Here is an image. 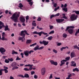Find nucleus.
<instances>
[{
	"instance_id": "obj_1",
	"label": "nucleus",
	"mask_w": 79,
	"mask_h": 79,
	"mask_svg": "<svg viewBox=\"0 0 79 79\" xmlns=\"http://www.w3.org/2000/svg\"><path fill=\"white\" fill-rule=\"evenodd\" d=\"M19 16V15L18 14L17 12H15L11 17V19H12L13 21H14L15 23H16L18 22V19Z\"/></svg>"
},
{
	"instance_id": "obj_2",
	"label": "nucleus",
	"mask_w": 79,
	"mask_h": 79,
	"mask_svg": "<svg viewBox=\"0 0 79 79\" xmlns=\"http://www.w3.org/2000/svg\"><path fill=\"white\" fill-rule=\"evenodd\" d=\"M24 32H25L26 34H24ZM26 35H29V34L27 33V31L26 30H24V31H21L20 35H21V36H23V38L24 40H25V35H26Z\"/></svg>"
},
{
	"instance_id": "obj_3",
	"label": "nucleus",
	"mask_w": 79,
	"mask_h": 79,
	"mask_svg": "<svg viewBox=\"0 0 79 79\" xmlns=\"http://www.w3.org/2000/svg\"><path fill=\"white\" fill-rule=\"evenodd\" d=\"M77 18V15H75V14L72 15L70 17L71 21H74V20H76Z\"/></svg>"
},
{
	"instance_id": "obj_4",
	"label": "nucleus",
	"mask_w": 79,
	"mask_h": 79,
	"mask_svg": "<svg viewBox=\"0 0 79 79\" xmlns=\"http://www.w3.org/2000/svg\"><path fill=\"white\" fill-rule=\"evenodd\" d=\"M40 44H44V45L46 46L48 44V41L47 42V41L45 40H43L42 41H40Z\"/></svg>"
},
{
	"instance_id": "obj_5",
	"label": "nucleus",
	"mask_w": 79,
	"mask_h": 79,
	"mask_svg": "<svg viewBox=\"0 0 79 79\" xmlns=\"http://www.w3.org/2000/svg\"><path fill=\"white\" fill-rule=\"evenodd\" d=\"M0 52L2 55H5V52H6V50L3 48H0Z\"/></svg>"
},
{
	"instance_id": "obj_6",
	"label": "nucleus",
	"mask_w": 79,
	"mask_h": 79,
	"mask_svg": "<svg viewBox=\"0 0 79 79\" xmlns=\"http://www.w3.org/2000/svg\"><path fill=\"white\" fill-rule=\"evenodd\" d=\"M46 72V69L45 68H42L41 69V74L42 76L45 75Z\"/></svg>"
},
{
	"instance_id": "obj_7",
	"label": "nucleus",
	"mask_w": 79,
	"mask_h": 79,
	"mask_svg": "<svg viewBox=\"0 0 79 79\" xmlns=\"http://www.w3.org/2000/svg\"><path fill=\"white\" fill-rule=\"evenodd\" d=\"M50 63H51V64H53L55 66H57V65H58V63L57 62L54 61L53 60H50Z\"/></svg>"
},
{
	"instance_id": "obj_8",
	"label": "nucleus",
	"mask_w": 79,
	"mask_h": 79,
	"mask_svg": "<svg viewBox=\"0 0 79 79\" xmlns=\"http://www.w3.org/2000/svg\"><path fill=\"white\" fill-rule=\"evenodd\" d=\"M56 22H57L58 23H62L64 21V19H56Z\"/></svg>"
},
{
	"instance_id": "obj_9",
	"label": "nucleus",
	"mask_w": 79,
	"mask_h": 79,
	"mask_svg": "<svg viewBox=\"0 0 79 79\" xmlns=\"http://www.w3.org/2000/svg\"><path fill=\"white\" fill-rule=\"evenodd\" d=\"M76 56V54L74 52H73L70 53V56L71 58H73Z\"/></svg>"
},
{
	"instance_id": "obj_10",
	"label": "nucleus",
	"mask_w": 79,
	"mask_h": 79,
	"mask_svg": "<svg viewBox=\"0 0 79 79\" xmlns=\"http://www.w3.org/2000/svg\"><path fill=\"white\" fill-rule=\"evenodd\" d=\"M66 61H67L65 60H62L60 62L61 64L60 65V66H63V64H64L65 63V62H66Z\"/></svg>"
},
{
	"instance_id": "obj_11",
	"label": "nucleus",
	"mask_w": 79,
	"mask_h": 79,
	"mask_svg": "<svg viewBox=\"0 0 79 79\" xmlns=\"http://www.w3.org/2000/svg\"><path fill=\"white\" fill-rule=\"evenodd\" d=\"M20 20L22 23H24L26 20L25 19L24 17H21L20 18Z\"/></svg>"
},
{
	"instance_id": "obj_12",
	"label": "nucleus",
	"mask_w": 79,
	"mask_h": 79,
	"mask_svg": "<svg viewBox=\"0 0 79 79\" xmlns=\"http://www.w3.org/2000/svg\"><path fill=\"white\" fill-rule=\"evenodd\" d=\"M75 63V62L74 61H72L71 62V66L76 67V63Z\"/></svg>"
},
{
	"instance_id": "obj_13",
	"label": "nucleus",
	"mask_w": 79,
	"mask_h": 79,
	"mask_svg": "<svg viewBox=\"0 0 79 79\" xmlns=\"http://www.w3.org/2000/svg\"><path fill=\"white\" fill-rule=\"evenodd\" d=\"M24 55L25 56H28L29 55V51H26L23 52Z\"/></svg>"
},
{
	"instance_id": "obj_14",
	"label": "nucleus",
	"mask_w": 79,
	"mask_h": 79,
	"mask_svg": "<svg viewBox=\"0 0 79 79\" xmlns=\"http://www.w3.org/2000/svg\"><path fill=\"white\" fill-rule=\"evenodd\" d=\"M4 30L5 31H10V29L8 28V25L6 26L4 29Z\"/></svg>"
},
{
	"instance_id": "obj_15",
	"label": "nucleus",
	"mask_w": 79,
	"mask_h": 79,
	"mask_svg": "<svg viewBox=\"0 0 79 79\" xmlns=\"http://www.w3.org/2000/svg\"><path fill=\"white\" fill-rule=\"evenodd\" d=\"M70 28H74V27L73 26H68L67 27L66 31H68L69 29H70Z\"/></svg>"
},
{
	"instance_id": "obj_16",
	"label": "nucleus",
	"mask_w": 79,
	"mask_h": 79,
	"mask_svg": "<svg viewBox=\"0 0 79 79\" xmlns=\"http://www.w3.org/2000/svg\"><path fill=\"white\" fill-rule=\"evenodd\" d=\"M19 40H22V42H24V38H23V36L22 37H20L18 39Z\"/></svg>"
},
{
	"instance_id": "obj_17",
	"label": "nucleus",
	"mask_w": 79,
	"mask_h": 79,
	"mask_svg": "<svg viewBox=\"0 0 79 79\" xmlns=\"http://www.w3.org/2000/svg\"><path fill=\"white\" fill-rule=\"evenodd\" d=\"M39 46L37 45L36 47L34 48V50L35 51L37 50H39Z\"/></svg>"
},
{
	"instance_id": "obj_18",
	"label": "nucleus",
	"mask_w": 79,
	"mask_h": 79,
	"mask_svg": "<svg viewBox=\"0 0 79 79\" xmlns=\"http://www.w3.org/2000/svg\"><path fill=\"white\" fill-rule=\"evenodd\" d=\"M1 40H6V41L8 40V39L5 37V36H3L2 37Z\"/></svg>"
},
{
	"instance_id": "obj_19",
	"label": "nucleus",
	"mask_w": 79,
	"mask_h": 79,
	"mask_svg": "<svg viewBox=\"0 0 79 79\" xmlns=\"http://www.w3.org/2000/svg\"><path fill=\"white\" fill-rule=\"evenodd\" d=\"M69 31V34H73V29H69L68 30Z\"/></svg>"
},
{
	"instance_id": "obj_20",
	"label": "nucleus",
	"mask_w": 79,
	"mask_h": 79,
	"mask_svg": "<svg viewBox=\"0 0 79 79\" xmlns=\"http://www.w3.org/2000/svg\"><path fill=\"white\" fill-rule=\"evenodd\" d=\"M77 71V72H79V70L78 68H75L74 69H73V72H74L75 71Z\"/></svg>"
},
{
	"instance_id": "obj_21",
	"label": "nucleus",
	"mask_w": 79,
	"mask_h": 79,
	"mask_svg": "<svg viewBox=\"0 0 79 79\" xmlns=\"http://www.w3.org/2000/svg\"><path fill=\"white\" fill-rule=\"evenodd\" d=\"M31 42H32V40H27L26 42V44H31Z\"/></svg>"
},
{
	"instance_id": "obj_22",
	"label": "nucleus",
	"mask_w": 79,
	"mask_h": 79,
	"mask_svg": "<svg viewBox=\"0 0 79 79\" xmlns=\"http://www.w3.org/2000/svg\"><path fill=\"white\" fill-rule=\"evenodd\" d=\"M24 77H26V78H29V74L27 73H25L24 76Z\"/></svg>"
},
{
	"instance_id": "obj_23",
	"label": "nucleus",
	"mask_w": 79,
	"mask_h": 79,
	"mask_svg": "<svg viewBox=\"0 0 79 79\" xmlns=\"http://www.w3.org/2000/svg\"><path fill=\"white\" fill-rule=\"evenodd\" d=\"M12 55H14V54H16L17 55H18V52H16V51L13 50L12 51Z\"/></svg>"
},
{
	"instance_id": "obj_24",
	"label": "nucleus",
	"mask_w": 79,
	"mask_h": 79,
	"mask_svg": "<svg viewBox=\"0 0 79 79\" xmlns=\"http://www.w3.org/2000/svg\"><path fill=\"white\" fill-rule=\"evenodd\" d=\"M33 66V65L32 64H26L24 65L25 67H31V66Z\"/></svg>"
},
{
	"instance_id": "obj_25",
	"label": "nucleus",
	"mask_w": 79,
	"mask_h": 79,
	"mask_svg": "<svg viewBox=\"0 0 79 79\" xmlns=\"http://www.w3.org/2000/svg\"><path fill=\"white\" fill-rule=\"evenodd\" d=\"M0 26H2V27H5V26H4V24L2 22V21H0Z\"/></svg>"
},
{
	"instance_id": "obj_26",
	"label": "nucleus",
	"mask_w": 79,
	"mask_h": 79,
	"mask_svg": "<svg viewBox=\"0 0 79 79\" xmlns=\"http://www.w3.org/2000/svg\"><path fill=\"white\" fill-rule=\"evenodd\" d=\"M73 13H75L77 15H79V11L73 10Z\"/></svg>"
},
{
	"instance_id": "obj_27",
	"label": "nucleus",
	"mask_w": 79,
	"mask_h": 79,
	"mask_svg": "<svg viewBox=\"0 0 79 79\" xmlns=\"http://www.w3.org/2000/svg\"><path fill=\"white\" fill-rule=\"evenodd\" d=\"M52 4H53V6L55 7V8H56V6H57V3H54V2H52Z\"/></svg>"
},
{
	"instance_id": "obj_28",
	"label": "nucleus",
	"mask_w": 79,
	"mask_h": 79,
	"mask_svg": "<svg viewBox=\"0 0 79 79\" xmlns=\"http://www.w3.org/2000/svg\"><path fill=\"white\" fill-rule=\"evenodd\" d=\"M71 76H72V74H70L68 76V77L66 78V79H72V78H70Z\"/></svg>"
},
{
	"instance_id": "obj_29",
	"label": "nucleus",
	"mask_w": 79,
	"mask_h": 79,
	"mask_svg": "<svg viewBox=\"0 0 79 79\" xmlns=\"http://www.w3.org/2000/svg\"><path fill=\"white\" fill-rule=\"evenodd\" d=\"M62 10L63 11H64L65 12H67L68 11V8H63Z\"/></svg>"
},
{
	"instance_id": "obj_30",
	"label": "nucleus",
	"mask_w": 79,
	"mask_h": 79,
	"mask_svg": "<svg viewBox=\"0 0 79 79\" xmlns=\"http://www.w3.org/2000/svg\"><path fill=\"white\" fill-rule=\"evenodd\" d=\"M19 8H20V9L21 10L22 9V7H23V4L21 3H20L19 4Z\"/></svg>"
},
{
	"instance_id": "obj_31",
	"label": "nucleus",
	"mask_w": 79,
	"mask_h": 79,
	"mask_svg": "<svg viewBox=\"0 0 79 79\" xmlns=\"http://www.w3.org/2000/svg\"><path fill=\"white\" fill-rule=\"evenodd\" d=\"M52 39H53V37L52 36H50L47 38V39H48L49 40H52Z\"/></svg>"
},
{
	"instance_id": "obj_32",
	"label": "nucleus",
	"mask_w": 79,
	"mask_h": 79,
	"mask_svg": "<svg viewBox=\"0 0 79 79\" xmlns=\"http://www.w3.org/2000/svg\"><path fill=\"white\" fill-rule=\"evenodd\" d=\"M63 37L64 38H66L67 37V34L65 33H64L63 35Z\"/></svg>"
},
{
	"instance_id": "obj_33",
	"label": "nucleus",
	"mask_w": 79,
	"mask_h": 79,
	"mask_svg": "<svg viewBox=\"0 0 79 79\" xmlns=\"http://www.w3.org/2000/svg\"><path fill=\"white\" fill-rule=\"evenodd\" d=\"M62 16H63V18H64V19H68V18H67V17H66L65 16V14H62Z\"/></svg>"
},
{
	"instance_id": "obj_34",
	"label": "nucleus",
	"mask_w": 79,
	"mask_h": 79,
	"mask_svg": "<svg viewBox=\"0 0 79 79\" xmlns=\"http://www.w3.org/2000/svg\"><path fill=\"white\" fill-rule=\"evenodd\" d=\"M74 48H76V49H77L78 50H79V47H78L77 45H76L74 46Z\"/></svg>"
},
{
	"instance_id": "obj_35",
	"label": "nucleus",
	"mask_w": 79,
	"mask_h": 79,
	"mask_svg": "<svg viewBox=\"0 0 79 79\" xmlns=\"http://www.w3.org/2000/svg\"><path fill=\"white\" fill-rule=\"evenodd\" d=\"M78 33H79V29H78L77 31H76L75 34V36H76L77 35V34Z\"/></svg>"
},
{
	"instance_id": "obj_36",
	"label": "nucleus",
	"mask_w": 79,
	"mask_h": 79,
	"mask_svg": "<svg viewBox=\"0 0 79 79\" xmlns=\"http://www.w3.org/2000/svg\"><path fill=\"white\" fill-rule=\"evenodd\" d=\"M2 71H3V69H1L0 70V76L2 75Z\"/></svg>"
},
{
	"instance_id": "obj_37",
	"label": "nucleus",
	"mask_w": 79,
	"mask_h": 79,
	"mask_svg": "<svg viewBox=\"0 0 79 79\" xmlns=\"http://www.w3.org/2000/svg\"><path fill=\"white\" fill-rule=\"evenodd\" d=\"M42 31H41L40 32L38 33V35H39V36H41L42 35Z\"/></svg>"
},
{
	"instance_id": "obj_38",
	"label": "nucleus",
	"mask_w": 79,
	"mask_h": 79,
	"mask_svg": "<svg viewBox=\"0 0 79 79\" xmlns=\"http://www.w3.org/2000/svg\"><path fill=\"white\" fill-rule=\"evenodd\" d=\"M52 52L54 53H58V52L55 49H54L53 50Z\"/></svg>"
},
{
	"instance_id": "obj_39",
	"label": "nucleus",
	"mask_w": 79,
	"mask_h": 79,
	"mask_svg": "<svg viewBox=\"0 0 79 79\" xmlns=\"http://www.w3.org/2000/svg\"><path fill=\"white\" fill-rule=\"evenodd\" d=\"M54 32H55V31L54 30H52L48 34H54Z\"/></svg>"
},
{
	"instance_id": "obj_40",
	"label": "nucleus",
	"mask_w": 79,
	"mask_h": 79,
	"mask_svg": "<svg viewBox=\"0 0 79 79\" xmlns=\"http://www.w3.org/2000/svg\"><path fill=\"white\" fill-rule=\"evenodd\" d=\"M37 45V43H35L34 44H32L30 45V47H32L33 46H35V45Z\"/></svg>"
},
{
	"instance_id": "obj_41",
	"label": "nucleus",
	"mask_w": 79,
	"mask_h": 79,
	"mask_svg": "<svg viewBox=\"0 0 79 79\" xmlns=\"http://www.w3.org/2000/svg\"><path fill=\"white\" fill-rule=\"evenodd\" d=\"M56 44L57 46H60V45H61V43H58L57 42L56 43Z\"/></svg>"
},
{
	"instance_id": "obj_42",
	"label": "nucleus",
	"mask_w": 79,
	"mask_h": 79,
	"mask_svg": "<svg viewBox=\"0 0 79 79\" xmlns=\"http://www.w3.org/2000/svg\"><path fill=\"white\" fill-rule=\"evenodd\" d=\"M5 62L6 63H9L10 62V61H9V60H7V59H5Z\"/></svg>"
},
{
	"instance_id": "obj_43",
	"label": "nucleus",
	"mask_w": 79,
	"mask_h": 79,
	"mask_svg": "<svg viewBox=\"0 0 79 79\" xmlns=\"http://www.w3.org/2000/svg\"><path fill=\"white\" fill-rule=\"evenodd\" d=\"M16 64H17V63L16 62H14L13 64V65H12V66H16Z\"/></svg>"
},
{
	"instance_id": "obj_44",
	"label": "nucleus",
	"mask_w": 79,
	"mask_h": 79,
	"mask_svg": "<svg viewBox=\"0 0 79 79\" xmlns=\"http://www.w3.org/2000/svg\"><path fill=\"white\" fill-rule=\"evenodd\" d=\"M18 76H19V77H22L23 78H24V77L23 75H19Z\"/></svg>"
},
{
	"instance_id": "obj_45",
	"label": "nucleus",
	"mask_w": 79,
	"mask_h": 79,
	"mask_svg": "<svg viewBox=\"0 0 79 79\" xmlns=\"http://www.w3.org/2000/svg\"><path fill=\"white\" fill-rule=\"evenodd\" d=\"M60 9V6H58L57 8H55L54 9V11H57L58 9Z\"/></svg>"
},
{
	"instance_id": "obj_46",
	"label": "nucleus",
	"mask_w": 79,
	"mask_h": 79,
	"mask_svg": "<svg viewBox=\"0 0 79 79\" xmlns=\"http://www.w3.org/2000/svg\"><path fill=\"white\" fill-rule=\"evenodd\" d=\"M66 47H62L60 48V50L61 51H63V49H66Z\"/></svg>"
},
{
	"instance_id": "obj_47",
	"label": "nucleus",
	"mask_w": 79,
	"mask_h": 79,
	"mask_svg": "<svg viewBox=\"0 0 79 79\" xmlns=\"http://www.w3.org/2000/svg\"><path fill=\"white\" fill-rule=\"evenodd\" d=\"M8 60L10 61H13V59L11 58H8Z\"/></svg>"
},
{
	"instance_id": "obj_48",
	"label": "nucleus",
	"mask_w": 79,
	"mask_h": 79,
	"mask_svg": "<svg viewBox=\"0 0 79 79\" xmlns=\"http://www.w3.org/2000/svg\"><path fill=\"white\" fill-rule=\"evenodd\" d=\"M5 71V73H8V71L6 69H3V71Z\"/></svg>"
},
{
	"instance_id": "obj_49",
	"label": "nucleus",
	"mask_w": 79,
	"mask_h": 79,
	"mask_svg": "<svg viewBox=\"0 0 79 79\" xmlns=\"http://www.w3.org/2000/svg\"><path fill=\"white\" fill-rule=\"evenodd\" d=\"M23 69L24 71H29V69H27V68H24Z\"/></svg>"
},
{
	"instance_id": "obj_50",
	"label": "nucleus",
	"mask_w": 79,
	"mask_h": 79,
	"mask_svg": "<svg viewBox=\"0 0 79 79\" xmlns=\"http://www.w3.org/2000/svg\"><path fill=\"white\" fill-rule=\"evenodd\" d=\"M5 32H3L2 34V37H5Z\"/></svg>"
},
{
	"instance_id": "obj_51",
	"label": "nucleus",
	"mask_w": 79,
	"mask_h": 79,
	"mask_svg": "<svg viewBox=\"0 0 79 79\" xmlns=\"http://www.w3.org/2000/svg\"><path fill=\"white\" fill-rule=\"evenodd\" d=\"M41 18H40V17H39L38 19H37V21H41Z\"/></svg>"
},
{
	"instance_id": "obj_52",
	"label": "nucleus",
	"mask_w": 79,
	"mask_h": 79,
	"mask_svg": "<svg viewBox=\"0 0 79 79\" xmlns=\"http://www.w3.org/2000/svg\"><path fill=\"white\" fill-rule=\"evenodd\" d=\"M70 59V57H68L65 58V60H66V61H67V60H69Z\"/></svg>"
},
{
	"instance_id": "obj_53",
	"label": "nucleus",
	"mask_w": 79,
	"mask_h": 79,
	"mask_svg": "<svg viewBox=\"0 0 79 79\" xmlns=\"http://www.w3.org/2000/svg\"><path fill=\"white\" fill-rule=\"evenodd\" d=\"M49 27H50V29H52L53 28V26H51V25H49Z\"/></svg>"
},
{
	"instance_id": "obj_54",
	"label": "nucleus",
	"mask_w": 79,
	"mask_h": 79,
	"mask_svg": "<svg viewBox=\"0 0 79 79\" xmlns=\"http://www.w3.org/2000/svg\"><path fill=\"white\" fill-rule=\"evenodd\" d=\"M16 60H21V58H19V57L18 56H17V58L16 59Z\"/></svg>"
},
{
	"instance_id": "obj_55",
	"label": "nucleus",
	"mask_w": 79,
	"mask_h": 79,
	"mask_svg": "<svg viewBox=\"0 0 79 79\" xmlns=\"http://www.w3.org/2000/svg\"><path fill=\"white\" fill-rule=\"evenodd\" d=\"M32 25L33 26H37V24L35 23H32Z\"/></svg>"
},
{
	"instance_id": "obj_56",
	"label": "nucleus",
	"mask_w": 79,
	"mask_h": 79,
	"mask_svg": "<svg viewBox=\"0 0 79 79\" xmlns=\"http://www.w3.org/2000/svg\"><path fill=\"white\" fill-rule=\"evenodd\" d=\"M60 13H58L57 14L54 15L55 16V17H56V16H60Z\"/></svg>"
},
{
	"instance_id": "obj_57",
	"label": "nucleus",
	"mask_w": 79,
	"mask_h": 79,
	"mask_svg": "<svg viewBox=\"0 0 79 79\" xmlns=\"http://www.w3.org/2000/svg\"><path fill=\"white\" fill-rule=\"evenodd\" d=\"M33 34H38V32H37V31H34L33 32Z\"/></svg>"
},
{
	"instance_id": "obj_58",
	"label": "nucleus",
	"mask_w": 79,
	"mask_h": 79,
	"mask_svg": "<svg viewBox=\"0 0 79 79\" xmlns=\"http://www.w3.org/2000/svg\"><path fill=\"white\" fill-rule=\"evenodd\" d=\"M53 17H55V15H52L51 16H50V19H52V18H53Z\"/></svg>"
},
{
	"instance_id": "obj_59",
	"label": "nucleus",
	"mask_w": 79,
	"mask_h": 79,
	"mask_svg": "<svg viewBox=\"0 0 79 79\" xmlns=\"http://www.w3.org/2000/svg\"><path fill=\"white\" fill-rule=\"evenodd\" d=\"M29 71H31L32 69V66L30 67L29 69H28Z\"/></svg>"
},
{
	"instance_id": "obj_60",
	"label": "nucleus",
	"mask_w": 79,
	"mask_h": 79,
	"mask_svg": "<svg viewBox=\"0 0 79 79\" xmlns=\"http://www.w3.org/2000/svg\"><path fill=\"white\" fill-rule=\"evenodd\" d=\"M44 48V46L40 47V48H39V50H42Z\"/></svg>"
},
{
	"instance_id": "obj_61",
	"label": "nucleus",
	"mask_w": 79,
	"mask_h": 79,
	"mask_svg": "<svg viewBox=\"0 0 79 79\" xmlns=\"http://www.w3.org/2000/svg\"><path fill=\"white\" fill-rule=\"evenodd\" d=\"M30 2L29 3V5H30V6H32V5L33 4V2Z\"/></svg>"
},
{
	"instance_id": "obj_62",
	"label": "nucleus",
	"mask_w": 79,
	"mask_h": 79,
	"mask_svg": "<svg viewBox=\"0 0 79 79\" xmlns=\"http://www.w3.org/2000/svg\"><path fill=\"white\" fill-rule=\"evenodd\" d=\"M20 55L22 56V58H24V56H23L24 55V54H23V52H21L20 54Z\"/></svg>"
},
{
	"instance_id": "obj_63",
	"label": "nucleus",
	"mask_w": 79,
	"mask_h": 79,
	"mask_svg": "<svg viewBox=\"0 0 79 79\" xmlns=\"http://www.w3.org/2000/svg\"><path fill=\"white\" fill-rule=\"evenodd\" d=\"M29 16L27 15V16H26V17L25 18L26 19V20H28L29 19Z\"/></svg>"
},
{
	"instance_id": "obj_64",
	"label": "nucleus",
	"mask_w": 79,
	"mask_h": 79,
	"mask_svg": "<svg viewBox=\"0 0 79 79\" xmlns=\"http://www.w3.org/2000/svg\"><path fill=\"white\" fill-rule=\"evenodd\" d=\"M53 77L52 76V74H51L50 76L49 77V79H52Z\"/></svg>"
}]
</instances>
